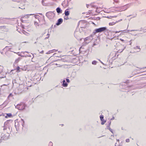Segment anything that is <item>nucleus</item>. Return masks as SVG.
I'll use <instances>...</instances> for the list:
<instances>
[{
  "label": "nucleus",
  "instance_id": "obj_11",
  "mask_svg": "<svg viewBox=\"0 0 146 146\" xmlns=\"http://www.w3.org/2000/svg\"><path fill=\"white\" fill-rule=\"evenodd\" d=\"M20 67H19V66H18L16 68L15 70H17V72H19L20 71Z\"/></svg>",
  "mask_w": 146,
  "mask_h": 146
},
{
  "label": "nucleus",
  "instance_id": "obj_15",
  "mask_svg": "<svg viewBox=\"0 0 146 146\" xmlns=\"http://www.w3.org/2000/svg\"><path fill=\"white\" fill-rule=\"evenodd\" d=\"M48 146H53V143L52 142H50L48 143Z\"/></svg>",
  "mask_w": 146,
  "mask_h": 146
},
{
  "label": "nucleus",
  "instance_id": "obj_29",
  "mask_svg": "<svg viewBox=\"0 0 146 146\" xmlns=\"http://www.w3.org/2000/svg\"><path fill=\"white\" fill-rule=\"evenodd\" d=\"M5 77V76L4 77ZM4 77H3V78H4Z\"/></svg>",
  "mask_w": 146,
  "mask_h": 146
},
{
  "label": "nucleus",
  "instance_id": "obj_2",
  "mask_svg": "<svg viewBox=\"0 0 146 146\" xmlns=\"http://www.w3.org/2000/svg\"><path fill=\"white\" fill-rule=\"evenodd\" d=\"M46 16L49 19H52L55 16V14L53 12H49L46 13Z\"/></svg>",
  "mask_w": 146,
  "mask_h": 146
},
{
  "label": "nucleus",
  "instance_id": "obj_28",
  "mask_svg": "<svg viewBox=\"0 0 146 146\" xmlns=\"http://www.w3.org/2000/svg\"><path fill=\"white\" fill-rule=\"evenodd\" d=\"M47 35H48V36H49V34H48Z\"/></svg>",
  "mask_w": 146,
  "mask_h": 146
},
{
  "label": "nucleus",
  "instance_id": "obj_6",
  "mask_svg": "<svg viewBox=\"0 0 146 146\" xmlns=\"http://www.w3.org/2000/svg\"><path fill=\"white\" fill-rule=\"evenodd\" d=\"M63 22V20L62 18H60L57 21V23L56 24L57 25H58L61 24Z\"/></svg>",
  "mask_w": 146,
  "mask_h": 146
},
{
  "label": "nucleus",
  "instance_id": "obj_12",
  "mask_svg": "<svg viewBox=\"0 0 146 146\" xmlns=\"http://www.w3.org/2000/svg\"><path fill=\"white\" fill-rule=\"evenodd\" d=\"M12 115L11 113H7V116H5L6 118H7V117H10Z\"/></svg>",
  "mask_w": 146,
  "mask_h": 146
},
{
  "label": "nucleus",
  "instance_id": "obj_18",
  "mask_svg": "<svg viewBox=\"0 0 146 146\" xmlns=\"http://www.w3.org/2000/svg\"><path fill=\"white\" fill-rule=\"evenodd\" d=\"M126 141L127 142H129V139H127L126 140Z\"/></svg>",
  "mask_w": 146,
  "mask_h": 146
},
{
  "label": "nucleus",
  "instance_id": "obj_30",
  "mask_svg": "<svg viewBox=\"0 0 146 146\" xmlns=\"http://www.w3.org/2000/svg\"><path fill=\"white\" fill-rule=\"evenodd\" d=\"M119 32H116V33H118Z\"/></svg>",
  "mask_w": 146,
  "mask_h": 146
},
{
  "label": "nucleus",
  "instance_id": "obj_1",
  "mask_svg": "<svg viewBox=\"0 0 146 146\" xmlns=\"http://www.w3.org/2000/svg\"><path fill=\"white\" fill-rule=\"evenodd\" d=\"M33 15V14L26 15L24 16H22L21 17V20L23 22L28 23L31 19L29 16Z\"/></svg>",
  "mask_w": 146,
  "mask_h": 146
},
{
  "label": "nucleus",
  "instance_id": "obj_9",
  "mask_svg": "<svg viewBox=\"0 0 146 146\" xmlns=\"http://www.w3.org/2000/svg\"><path fill=\"white\" fill-rule=\"evenodd\" d=\"M56 11L58 13H61L62 12V10H61V9L59 7H58L56 9Z\"/></svg>",
  "mask_w": 146,
  "mask_h": 146
},
{
  "label": "nucleus",
  "instance_id": "obj_31",
  "mask_svg": "<svg viewBox=\"0 0 146 146\" xmlns=\"http://www.w3.org/2000/svg\"><path fill=\"white\" fill-rule=\"evenodd\" d=\"M56 65H57V64H56Z\"/></svg>",
  "mask_w": 146,
  "mask_h": 146
},
{
  "label": "nucleus",
  "instance_id": "obj_22",
  "mask_svg": "<svg viewBox=\"0 0 146 146\" xmlns=\"http://www.w3.org/2000/svg\"><path fill=\"white\" fill-rule=\"evenodd\" d=\"M5 27V26H0V29H2L3 28Z\"/></svg>",
  "mask_w": 146,
  "mask_h": 146
},
{
  "label": "nucleus",
  "instance_id": "obj_21",
  "mask_svg": "<svg viewBox=\"0 0 146 146\" xmlns=\"http://www.w3.org/2000/svg\"><path fill=\"white\" fill-rule=\"evenodd\" d=\"M21 59V58H19L16 60V61H19Z\"/></svg>",
  "mask_w": 146,
  "mask_h": 146
},
{
  "label": "nucleus",
  "instance_id": "obj_5",
  "mask_svg": "<svg viewBox=\"0 0 146 146\" xmlns=\"http://www.w3.org/2000/svg\"><path fill=\"white\" fill-rule=\"evenodd\" d=\"M18 109L20 110H23L25 108V106L23 104H21L18 105L17 106Z\"/></svg>",
  "mask_w": 146,
  "mask_h": 146
},
{
  "label": "nucleus",
  "instance_id": "obj_16",
  "mask_svg": "<svg viewBox=\"0 0 146 146\" xmlns=\"http://www.w3.org/2000/svg\"><path fill=\"white\" fill-rule=\"evenodd\" d=\"M102 122H101V124L103 125L105 124V123L106 122V121L103 120V121H102Z\"/></svg>",
  "mask_w": 146,
  "mask_h": 146
},
{
  "label": "nucleus",
  "instance_id": "obj_4",
  "mask_svg": "<svg viewBox=\"0 0 146 146\" xmlns=\"http://www.w3.org/2000/svg\"><path fill=\"white\" fill-rule=\"evenodd\" d=\"M125 47L124 45H121L119 46L118 48V53L121 52L125 49Z\"/></svg>",
  "mask_w": 146,
  "mask_h": 146
},
{
  "label": "nucleus",
  "instance_id": "obj_25",
  "mask_svg": "<svg viewBox=\"0 0 146 146\" xmlns=\"http://www.w3.org/2000/svg\"><path fill=\"white\" fill-rule=\"evenodd\" d=\"M3 85V86H6L7 85L6 84H4Z\"/></svg>",
  "mask_w": 146,
  "mask_h": 146
},
{
  "label": "nucleus",
  "instance_id": "obj_3",
  "mask_svg": "<svg viewBox=\"0 0 146 146\" xmlns=\"http://www.w3.org/2000/svg\"><path fill=\"white\" fill-rule=\"evenodd\" d=\"M106 30V27H103L96 29L95 31L96 33H101L102 32Z\"/></svg>",
  "mask_w": 146,
  "mask_h": 146
},
{
  "label": "nucleus",
  "instance_id": "obj_24",
  "mask_svg": "<svg viewBox=\"0 0 146 146\" xmlns=\"http://www.w3.org/2000/svg\"><path fill=\"white\" fill-rule=\"evenodd\" d=\"M111 123V122L110 121V123H109L110 125Z\"/></svg>",
  "mask_w": 146,
  "mask_h": 146
},
{
  "label": "nucleus",
  "instance_id": "obj_26",
  "mask_svg": "<svg viewBox=\"0 0 146 146\" xmlns=\"http://www.w3.org/2000/svg\"><path fill=\"white\" fill-rule=\"evenodd\" d=\"M94 64V62H92V64Z\"/></svg>",
  "mask_w": 146,
  "mask_h": 146
},
{
  "label": "nucleus",
  "instance_id": "obj_13",
  "mask_svg": "<svg viewBox=\"0 0 146 146\" xmlns=\"http://www.w3.org/2000/svg\"><path fill=\"white\" fill-rule=\"evenodd\" d=\"M100 119L101 121H103L104 120V116L103 115H101L100 116Z\"/></svg>",
  "mask_w": 146,
  "mask_h": 146
},
{
  "label": "nucleus",
  "instance_id": "obj_14",
  "mask_svg": "<svg viewBox=\"0 0 146 146\" xmlns=\"http://www.w3.org/2000/svg\"><path fill=\"white\" fill-rule=\"evenodd\" d=\"M22 32L23 34H24L25 35H27L28 34V33L25 32L24 30H23L22 31Z\"/></svg>",
  "mask_w": 146,
  "mask_h": 146
},
{
  "label": "nucleus",
  "instance_id": "obj_19",
  "mask_svg": "<svg viewBox=\"0 0 146 146\" xmlns=\"http://www.w3.org/2000/svg\"><path fill=\"white\" fill-rule=\"evenodd\" d=\"M66 81H67V82L69 83L70 82V80L69 79H66Z\"/></svg>",
  "mask_w": 146,
  "mask_h": 146
},
{
  "label": "nucleus",
  "instance_id": "obj_10",
  "mask_svg": "<svg viewBox=\"0 0 146 146\" xmlns=\"http://www.w3.org/2000/svg\"><path fill=\"white\" fill-rule=\"evenodd\" d=\"M62 86H64V87H66L68 86V84L66 82V81L65 80H64L63 81Z\"/></svg>",
  "mask_w": 146,
  "mask_h": 146
},
{
  "label": "nucleus",
  "instance_id": "obj_8",
  "mask_svg": "<svg viewBox=\"0 0 146 146\" xmlns=\"http://www.w3.org/2000/svg\"><path fill=\"white\" fill-rule=\"evenodd\" d=\"M118 21H116L115 22H113L109 23V26H113L116 23H117Z\"/></svg>",
  "mask_w": 146,
  "mask_h": 146
},
{
  "label": "nucleus",
  "instance_id": "obj_7",
  "mask_svg": "<svg viewBox=\"0 0 146 146\" xmlns=\"http://www.w3.org/2000/svg\"><path fill=\"white\" fill-rule=\"evenodd\" d=\"M69 9H67L64 12V14L65 16H68L70 15V12L68 11Z\"/></svg>",
  "mask_w": 146,
  "mask_h": 146
},
{
  "label": "nucleus",
  "instance_id": "obj_23",
  "mask_svg": "<svg viewBox=\"0 0 146 146\" xmlns=\"http://www.w3.org/2000/svg\"><path fill=\"white\" fill-rule=\"evenodd\" d=\"M120 40L122 42H124V40L122 39L121 38H120Z\"/></svg>",
  "mask_w": 146,
  "mask_h": 146
},
{
  "label": "nucleus",
  "instance_id": "obj_20",
  "mask_svg": "<svg viewBox=\"0 0 146 146\" xmlns=\"http://www.w3.org/2000/svg\"><path fill=\"white\" fill-rule=\"evenodd\" d=\"M109 129L110 130V131L111 132H112V133H113V131H112V129H111L110 128H109Z\"/></svg>",
  "mask_w": 146,
  "mask_h": 146
},
{
  "label": "nucleus",
  "instance_id": "obj_27",
  "mask_svg": "<svg viewBox=\"0 0 146 146\" xmlns=\"http://www.w3.org/2000/svg\"><path fill=\"white\" fill-rule=\"evenodd\" d=\"M94 64V62H92V64Z\"/></svg>",
  "mask_w": 146,
  "mask_h": 146
},
{
  "label": "nucleus",
  "instance_id": "obj_17",
  "mask_svg": "<svg viewBox=\"0 0 146 146\" xmlns=\"http://www.w3.org/2000/svg\"><path fill=\"white\" fill-rule=\"evenodd\" d=\"M66 17H64V19L65 20H68L69 19V18L68 16H66Z\"/></svg>",
  "mask_w": 146,
  "mask_h": 146
}]
</instances>
